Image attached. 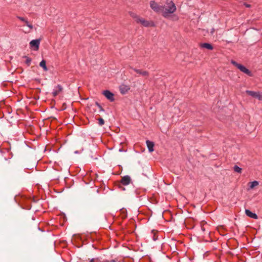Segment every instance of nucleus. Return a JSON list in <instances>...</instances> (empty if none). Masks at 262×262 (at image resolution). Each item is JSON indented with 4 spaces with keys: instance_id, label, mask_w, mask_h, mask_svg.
<instances>
[{
    "instance_id": "2",
    "label": "nucleus",
    "mask_w": 262,
    "mask_h": 262,
    "mask_svg": "<svg viewBox=\"0 0 262 262\" xmlns=\"http://www.w3.org/2000/svg\"><path fill=\"white\" fill-rule=\"evenodd\" d=\"M137 19L136 21L138 24H140L142 26L145 27H155V24L153 21H149L146 20L145 19L141 17H136Z\"/></svg>"
},
{
    "instance_id": "24",
    "label": "nucleus",
    "mask_w": 262,
    "mask_h": 262,
    "mask_svg": "<svg viewBox=\"0 0 262 262\" xmlns=\"http://www.w3.org/2000/svg\"><path fill=\"white\" fill-rule=\"evenodd\" d=\"M90 262H102V261H100L98 258H93L90 260Z\"/></svg>"
},
{
    "instance_id": "17",
    "label": "nucleus",
    "mask_w": 262,
    "mask_h": 262,
    "mask_svg": "<svg viewBox=\"0 0 262 262\" xmlns=\"http://www.w3.org/2000/svg\"><path fill=\"white\" fill-rule=\"evenodd\" d=\"M233 169L234 170V171L237 172V173H241L242 172V169L240 167H239L237 165H235L233 167Z\"/></svg>"
},
{
    "instance_id": "9",
    "label": "nucleus",
    "mask_w": 262,
    "mask_h": 262,
    "mask_svg": "<svg viewBox=\"0 0 262 262\" xmlns=\"http://www.w3.org/2000/svg\"><path fill=\"white\" fill-rule=\"evenodd\" d=\"M133 70L137 74L143 76L148 77L149 75V73L147 71L143 70L142 69H137L136 68H134Z\"/></svg>"
},
{
    "instance_id": "14",
    "label": "nucleus",
    "mask_w": 262,
    "mask_h": 262,
    "mask_svg": "<svg viewBox=\"0 0 262 262\" xmlns=\"http://www.w3.org/2000/svg\"><path fill=\"white\" fill-rule=\"evenodd\" d=\"M259 183L257 181H254L253 182H249L248 185L250 189H253L255 187H256L258 185Z\"/></svg>"
},
{
    "instance_id": "25",
    "label": "nucleus",
    "mask_w": 262,
    "mask_h": 262,
    "mask_svg": "<svg viewBox=\"0 0 262 262\" xmlns=\"http://www.w3.org/2000/svg\"><path fill=\"white\" fill-rule=\"evenodd\" d=\"M102 262H117L115 259L105 260Z\"/></svg>"
},
{
    "instance_id": "1",
    "label": "nucleus",
    "mask_w": 262,
    "mask_h": 262,
    "mask_svg": "<svg viewBox=\"0 0 262 262\" xmlns=\"http://www.w3.org/2000/svg\"><path fill=\"white\" fill-rule=\"evenodd\" d=\"M162 15L163 17L167 18L171 14L173 13L177 10L176 6L174 3L170 2L167 3L166 5L162 6Z\"/></svg>"
},
{
    "instance_id": "19",
    "label": "nucleus",
    "mask_w": 262,
    "mask_h": 262,
    "mask_svg": "<svg viewBox=\"0 0 262 262\" xmlns=\"http://www.w3.org/2000/svg\"><path fill=\"white\" fill-rule=\"evenodd\" d=\"M25 58L26 59L25 63L27 64L28 66H29L31 62V59L27 56H25Z\"/></svg>"
},
{
    "instance_id": "6",
    "label": "nucleus",
    "mask_w": 262,
    "mask_h": 262,
    "mask_svg": "<svg viewBox=\"0 0 262 262\" xmlns=\"http://www.w3.org/2000/svg\"><path fill=\"white\" fill-rule=\"evenodd\" d=\"M103 95L110 101L113 102L114 101V95L108 90L104 91L102 93Z\"/></svg>"
},
{
    "instance_id": "11",
    "label": "nucleus",
    "mask_w": 262,
    "mask_h": 262,
    "mask_svg": "<svg viewBox=\"0 0 262 262\" xmlns=\"http://www.w3.org/2000/svg\"><path fill=\"white\" fill-rule=\"evenodd\" d=\"M131 181V179L129 176H125L121 178V180L120 181V182L123 185H128Z\"/></svg>"
},
{
    "instance_id": "21",
    "label": "nucleus",
    "mask_w": 262,
    "mask_h": 262,
    "mask_svg": "<svg viewBox=\"0 0 262 262\" xmlns=\"http://www.w3.org/2000/svg\"><path fill=\"white\" fill-rule=\"evenodd\" d=\"M98 122H99V124L100 126H102L104 124V121L102 118H100L98 119Z\"/></svg>"
},
{
    "instance_id": "22",
    "label": "nucleus",
    "mask_w": 262,
    "mask_h": 262,
    "mask_svg": "<svg viewBox=\"0 0 262 262\" xmlns=\"http://www.w3.org/2000/svg\"><path fill=\"white\" fill-rule=\"evenodd\" d=\"M17 18L23 23H25L26 21V20H27V19L26 18L19 16H17Z\"/></svg>"
},
{
    "instance_id": "18",
    "label": "nucleus",
    "mask_w": 262,
    "mask_h": 262,
    "mask_svg": "<svg viewBox=\"0 0 262 262\" xmlns=\"http://www.w3.org/2000/svg\"><path fill=\"white\" fill-rule=\"evenodd\" d=\"M24 23H25V25L27 26L30 29V30L33 29V25L31 24H30L28 21V20H26V21Z\"/></svg>"
},
{
    "instance_id": "26",
    "label": "nucleus",
    "mask_w": 262,
    "mask_h": 262,
    "mask_svg": "<svg viewBox=\"0 0 262 262\" xmlns=\"http://www.w3.org/2000/svg\"><path fill=\"white\" fill-rule=\"evenodd\" d=\"M244 5L246 7H247V8H250V7H251V5H250V4H247V3H244Z\"/></svg>"
},
{
    "instance_id": "27",
    "label": "nucleus",
    "mask_w": 262,
    "mask_h": 262,
    "mask_svg": "<svg viewBox=\"0 0 262 262\" xmlns=\"http://www.w3.org/2000/svg\"><path fill=\"white\" fill-rule=\"evenodd\" d=\"M121 211H122V212H125V210H121Z\"/></svg>"
},
{
    "instance_id": "23",
    "label": "nucleus",
    "mask_w": 262,
    "mask_h": 262,
    "mask_svg": "<svg viewBox=\"0 0 262 262\" xmlns=\"http://www.w3.org/2000/svg\"><path fill=\"white\" fill-rule=\"evenodd\" d=\"M130 16L132 17H133V18H135V20L137 19V17H139L137 14H136L135 13H130Z\"/></svg>"
},
{
    "instance_id": "20",
    "label": "nucleus",
    "mask_w": 262,
    "mask_h": 262,
    "mask_svg": "<svg viewBox=\"0 0 262 262\" xmlns=\"http://www.w3.org/2000/svg\"><path fill=\"white\" fill-rule=\"evenodd\" d=\"M95 104L100 109V112H103L104 111V109L103 108V107L101 106V105L98 102H96L95 103Z\"/></svg>"
},
{
    "instance_id": "13",
    "label": "nucleus",
    "mask_w": 262,
    "mask_h": 262,
    "mask_svg": "<svg viewBox=\"0 0 262 262\" xmlns=\"http://www.w3.org/2000/svg\"><path fill=\"white\" fill-rule=\"evenodd\" d=\"M146 143L149 151L150 152H152L154 150V147L155 145L154 142L149 140H147Z\"/></svg>"
},
{
    "instance_id": "5",
    "label": "nucleus",
    "mask_w": 262,
    "mask_h": 262,
    "mask_svg": "<svg viewBox=\"0 0 262 262\" xmlns=\"http://www.w3.org/2000/svg\"><path fill=\"white\" fill-rule=\"evenodd\" d=\"M246 93L249 96L257 98L258 100L262 101V92L247 90Z\"/></svg>"
},
{
    "instance_id": "3",
    "label": "nucleus",
    "mask_w": 262,
    "mask_h": 262,
    "mask_svg": "<svg viewBox=\"0 0 262 262\" xmlns=\"http://www.w3.org/2000/svg\"><path fill=\"white\" fill-rule=\"evenodd\" d=\"M231 62L233 65L235 66L237 69H238L241 72H243L244 73L247 74L249 76H252L251 72L248 69H247L245 66H243L241 64L238 63L235 61L233 60H231Z\"/></svg>"
},
{
    "instance_id": "8",
    "label": "nucleus",
    "mask_w": 262,
    "mask_h": 262,
    "mask_svg": "<svg viewBox=\"0 0 262 262\" xmlns=\"http://www.w3.org/2000/svg\"><path fill=\"white\" fill-rule=\"evenodd\" d=\"M130 90V87L129 85H127L125 84H121L119 86V91L121 94H125L127 93L128 91Z\"/></svg>"
},
{
    "instance_id": "15",
    "label": "nucleus",
    "mask_w": 262,
    "mask_h": 262,
    "mask_svg": "<svg viewBox=\"0 0 262 262\" xmlns=\"http://www.w3.org/2000/svg\"><path fill=\"white\" fill-rule=\"evenodd\" d=\"M202 48H206L208 50H212L213 47L212 45L208 43H203L201 45Z\"/></svg>"
},
{
    "instance_id": "12",
    "label": "nucleus",
    "mask_w": 262,
    "mask_h": 262,
    "mask_svg": "<svg viewBox=\"0 0 262 262\" xmlns=\"http://www.w3.org/2000/svg\"><path fill=\"white\" fill-rule=\"evenodd\" d=\"M245 214L249 217L254 219H257L258 216L257 214L255 213L252 212L251 211H250L248 209L245 210Z\"/></svg>"
},
{
    "instance_id": "4",
    "label": "nucleus",
    "mask_w": 262,
    "mask_h": 262,
    "mask_svg": "<svg viewBox=\"0 0 262 262\" xmlns=\"http://www.w3.org/2000/svg\"><path fill=\"white\" fill-rule=\"evenodd\" d=\"M150 8L156 13H161L162 14V6L159 5L154 1H151L149 3Z\"/></svg>"
},
{
    "instance_id": "16",
    "label": "nucleus",
    "mask_w": 262,
    "mask_h": 262,
    "mask_svg": "<svg viewBox=\"0 0 262 262\" xmlns=\"http://www.w3.org/2000/svg\"><path fill=\"white\" fill-rule=\"evenodd\" d=\"M39 66L42 68L45 71H48V68L46 66V61L45 60L41 61V62L39 63Z\"/></svg>"
},
{
    "instance_id": "7",
    "label": "nucleus",
    "mask_w": 262,
    "mask_h": 262,
    "mask_svg": "<svg viewBox=\"0 0 262 262\" xmlns=\"http://www.w3.org/2000/svg\"><path fill=\"white\" fill-rule=\"evenodd\" d=\"M40 40L39 39H34L30 41V46L31 48H34L33 50L37 51L39 49Z\"/></svg>"
},
{
    "instance_id": "10",
    "label": "nucleus",
    "mask_w": 262,
    "mask_h": 262,
    "mask_svg": "<svg viewBox=\"0 0 262 262\" xmlns=\"http://www.w3.org/2000/svg\"><path fill=\"white\" fill-rule=\"evenodd\" d=\"M63 89L61 85L58 84L55 86L53 91L52 94L54 97L57 96L62 91Z\"/></svg>"
}]
</instances>
